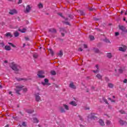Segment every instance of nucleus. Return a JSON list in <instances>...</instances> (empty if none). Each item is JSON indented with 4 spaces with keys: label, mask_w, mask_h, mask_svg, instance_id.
Wrapping results in <instances>:
<instances>
[{
    "label": "nucleus",
    "mask_w": 127,
    "mask_h": 127,
    "mask_svg": "<svg viewBox=\"0 0 127 127\" xmlns=\"http://www.w3.org/2000/svg\"><path fill=\"white\" fill-rule=\"evenodd\" d=\"M10 67L12 70L15 71V72H18L20 70V66L15 64V63L12 62L10 64Z\"/></svg>",
    "instance_id": "f257e3e1"
},
{
    "label": "nucleus",
    "mask_w": 127,
    "mask_h": 127,
    "mask_svg": "<svg viewBox=\"0 0 127 127\" xmlns=\"http://www.w3.org/2000/svg\"><path fill=\"white\" fill-rule=\"evenodd\" d=\"M23 88V85H17V86H16V94H17L18 95H20V93H19V92H20V91H21V90H23L22 88Z\"/></svg>",
    "instance_id": "f03ea898"
},
{
    "label": "nucleus",
    "mask_w": 127,
    "mask_h": 127,
    "mask_svg": "<svg viewBox=\"0 0 127 127\" xmlns=\"http://www.w3.org/2000/svg\"><path fill=\"white\" fill-rule=\"evenodd\" d=\"M88 119L91 120H97V117L96 116V114L94 113H91L88 116Z\"/></svg>",
    "instance_id": "7ed1b4c3"
},
{
    "label": "nucleus",
    "mask_w": 127,
    "mask_h": 127,
    "mask_svg": "<svg viewBox=\"0 0 127 127\" xmlns=\"http://www.w3.org/2000/svg\"><path fill=\"white\" fill-rule=\"evenodd\" d=\"M127 49V47L126 45H123L122 47H120L119 48V51H122V52H126Z\"/></svg>",
    "instance_id": "20e7f679"
},
{
    "label": "nucleus",
    "mask_w": 127,
    "mask_h": 127,
    "mask_svg": "<svg viewBox=\"0 0 127 127\" xmlns=\"http://www.w3.org/2000/svg\"><path fill=\"white\" fill-rule=\"evenodd\" d=\"M43 74H44V71L43 70H40L38 71L37 75L39 78H44L45 76L43 75Z\"/></svg>",
    "instance_id": "39448f33"
},
{
    "label": "nucleus",
    "mask_w": 127,
    "mask_h": 127,
    "mask_svg": "<svg viewBox=\"0 0 127 127\" xmlns=\"http://www.w3.org/2000/svg\"><path fill=\"white\" fill-rule=\"evenodd\" d=\"M39 95H40L39 93H37L35 94L36 102H40V101H41V97Z\"/></svg>",
    "instance_id": "423d86ee"
},
{
    "label": "nucleus",
    "mask_w": 127,
    "mask_h": 127,
    "mask_svg": "<svg viewBox=\"0 0 127 127\" xmlns=\"http://www.w3.org/2000/svg\"><path fill=\"white\" fill-rule=\"evenodd\" d=\"M30 9H31V7H30V5H28L26 7V10L24 11L25 13H28L29 11H30Z\"/></svg>",
    "instance_id": "0eeeda50"
},
{
    "label": "nucleus",
    "mask_w": 127,
    "mask_h": 127,
    "mask_svg": "<svg viewBox=\"0 0 127 127\" xmlns=\"http://www.w3.org/2000/svg\"><path fill=\"white\" fill-rule=\"evenodd\" d=\"M16 13H17V11L15 9L11 10L9 12V14H10L11 15H13V14H15Z\"/></svg>",
    "instance_id": "6e6552de"
},
{
    "label": "nucleus",
    "mask_w": 127,
    "mask_h": 127,
    "mask_svg": "<svg viewBox=\"0 0 127 127\" xmlns=\"http://www.w3.org/2000/svg\"><path fill=\"white\" fill-rule=\"evenodd\" d=\"M69 88H71V89H73V90H76V86H75V85H74V83H73V82H71L69 84Z\"/></svg>",
    "instance_id": "1a4fd4ad"
},
{
    "label": "nucleus",
    "mask_w": 127,
    "mask_h": 127,
    "mask_svg": "<svg viewBox=\"0 0 127 127\" xmlns=\"http://www.w3.org/2000/svg\"><path fill=\"white\" fill-rule=\"evenodd\" d=\"M95 67L96 68V70H93V72L94 73H95V74H97V73H99V65L96 64L95 65Z\"/></svg>",
    "instance_id": "9d476101"
},
{
    "label": "nucleus",
    "mask_w": 127,
    "mask_h": 127,
    "mask_svg": "<svg viewBox=\"0 0 127 127\" xmlns=\"http://www.w3.org/2000/svg\"><path fill=\"white\" fill-rule=\"evenodd\" d=\"M5 36L6 37H9L10 38H11V37H12L13 36L10 32H7L6 33V34H5Z\"/></svg>",
    "instance_id": "9b49d317"
},
{
    "label": "nucleus",
    "mask_w": 127,
    "mask_h": 127,
    "mask_svg": "<svg viewBox=\"0 0 127 127\" xmlns=\"http://www.w3.org/2000/svg\"><path fill=\"white\" fill-rule=\"evenodd\" d=\"M49 32H51L52 33H56L57 32V31L56 29L54 28H51L49 30Z\"/></svg>",
    "instance_id": "f8f14e48"
},
{
    "label": "nucleus",
    "mask_w": 127,
    "mask_h": 127,
    "mask_svg": "<svg viewBox=\"0 0 127 127\" xmlns=\"http://www.w3.org/2000/svg\"><path fill=\"white\" fill-rule=\"evenodd\" d=\"M4 49L7 51H10V50H11V48L9 47V46L6 45L4 46Z\"/></svg>",
    "instance_id": "ddd939ff"
},
{
    "label": "nucleus",
    "mask_w": 127,
    "mask_h": 127,
    "mask_svg": "<svg viewBox=\"0 0 127 127\" xmlns=\"http://www.w3.org/2000/svg\"><path fill=\"white\" fill-rule=\"evenodd\" d=\"M119 29L122 30L124 32H126V27L124 26H119Z\"/></svg>",
    "instance_id": "4468645a"
},
{
    "label": "nucleus",
    "mask_w": 127,
    "mask_h": 127,
    "mask_svg": "<svg viewBox=\"0 0 127 127\" xmlns=\"http://www.w3.org/2000/svg\"><path fill=\"white\" fill-rule=\"evenodd\" d=\"M69 105H71V106H73V107L77 106V103H76V102H75V101H71L69 103Z\"/></svg>",
    "instance_id": "2eb2a0df"
},
{
    "label": "nucleus",
    "mask_w": 127,
    "mask_h": 127,
    "mask_svg": "<svg viewBox=\"0 0 127 127\" xmlns=\"http://www.w3.org/2000/svg\"><path fill=\"white\" fill-rule=\"evenodd\" d=\"M99 123L100 126H105V122H104V121L102 120L101 119H100L99 120Z\"/></svg>",
    "instance_id": "dca6fc26"
},
{
    "label": "nucleus",
    "mask_w": 127,
    "mask_h": 127,
    "mask_svg": "<svg viewBox=\"0 0 127 127\" xmlns=\"http://www.w3.org/2000/svg\"><path fill=\"white\" fill-rule=\"evenodd\" d=\"M77 12L80 14V15H85V13L83 10H77Z\"/></svg>",
    "instance_id": "f3484780"
},
{
    "label": "nucleus",
    "mask_w": 127,
    "mask_h": 127,
    "mask_svg": "<svg viewBox=\"0 0 127 127\" xmlns=\"http://www.w3.org/2000/svg\"><path fill=\"white\" fill-rule=\"evenodd\" d=\"M119 123L121 125V126H124V125H126V124H127V123H126V122L121 120L119 121Z\"/></svg>",
    "instance_id": "a211bd4d"
},
{
    "label": "nucleus",
    "mask_w": 127,
    "mask_h": 127,
    "mask_svg": "<svg viewBox=\"0 0 127 127\" xmlns=\"http://www.w3.org/2000/svg\"><path fill=\"white\" fill-rule=\"evenodd\" d=\"M107 58H109V59H111V58L113 57V56H112V54L111 53H108L107 54Z\"/></svg>",
    "instance_id": "6ab92c4d"
},
{
    "label": "nucleus",
    "mask_w": 127,
    "mask_h": 127,
    "mask_svg": "<svg viewBox=\"0 0 127 127\" xmlns=\"http://www.w3.org/2000/svg\"><path fill=\"white\" fill-rule=\"evenodd\" d=\"M18 31L21 32L22 33H25L26 31V29L23 28L22 30L20 29H18Z\"/></svg>",
    "instance_id": "aec40b11"
},
{
    "label": "nucleus",
    "mask_w": 127,
    "mask_h": 127,
    "mask_svg": "<svg viewBox=\"0 0 127 127\" xmlns=\"http://www.w3.org/2000/svg\"><path fill=\"white\" fill-rule=\"evenodd\" d=\"M38 54L37 53H34L33 55V58H34L35 59H36L37 58H38Z\"/></svg>",
    "instance_id": "412c9836"
},
{
    "label": "nucleus",
    "mask_w": 127,
    "mask_h": 127,
    "mask_svg": "<svg viewBox=\"0 0 127 127\" xmlns=\"http://www.w3.org/2000/svg\"><path fill=\"white\" fill-rule=\"evenodd\" d=\"M63 106L65 110L66 111H69V106L66 104H63Z\"/></svg>",
    "instance_id": "4be33fe9"
},
{
    "label": "nucleus",
    "mask_w": 127,
    "mask_h": 127,
    "mask_svg": "<svg viewBox=\"0 0 127 127\" xmlns=\"http://www.w3.org/2000/svg\"><path fill=\"white\" fill-rule=\"evenodd\" d=\"M58 55L60 57H62L63 56V52H62V50L60 51V52L58 53Z\"/></svg>",
    "instance_id": "5701e85b"
},
{
    "label": "nucleus",
    "mask_w": 127,
    "mask_h": 127,
    "mask_svg": "<svg viewBox=\"0 0 127 127\" xmlns=\"http://www.w3.org/2000/svg\"><path fill=\"white\" fill-rule=\"evenodd\" d=\"M33 122L35 124H37V123H39V121L36 118H33Z\"/></svg>",
    "instance_id": "b1692460"
},
{
    "label": "nucleus",
    "mask_w": 127,
    "mask_h": 127,
    "mask_svg": "<svg viewBox=\"0 0 127 127\" xmlns=\"http://www.w3.org/2000/svg\"><path fill=\"white\" fill-rule=\"evenodd\" d=\"M48 82H49V80H48V79L47 78H45V82L47 83V85H48V86H50L51 84L50 83H48Z\"/></svg>",
    "instance_id": "393cba45"
},
{
    "label": "nucleus",
    "mask_w": 127,
    "mask_h": 127,
    "mask_svg": "<svg viewBox=\"0 0 127 127\" xmlns=\"http://www.w3.org/2000/svg\"><path fill=\"white\" fill-rule=\"evenodd\" d=\"M28 80H30V79H27V78H19L17 79L18 81H28Z\"/></svg>",
    "instance_id": "a878e982"
},
{
    "label": "nucleus",
    "mask_w": 127,
    "mask_h": 127,
    "mask_svg": "<svg viewBox=\"0 0 127 127\" xmlns=\"http://www.w3.org/2000/svg\"><path fill=\"white\" fill-rule=\"evenodd\" d=\"M60 110L61 113H66L65 109H64V108H63V107H61L60 108Z\"/></svg>",
    "instance_id": "bb28decb"
},
{
    "label": "nucleus",
    "mask_w": 127,
    "mask_h": 127,
    "mask_svg": "<svg viewBox=\"0 0 127 127\" xmlns=\"http://www.w3.org/2000/svg\"><path fill=\"white\" fill-rule=\"evenodd\" d=\"M14 35L15 37H17L19 36V33L17 31H15L14 33Z\"/></svg>",
    "instance_id": "cd10ccee"
},
{
    "label": "nucleus",
    "mask_w": 127,
    "mask_h": 127,
    "mask_svg": "<svg viewBox=\"0 0 127 127\" xmlns=\"http://www.w3.org/2000/svg\"><path fill=\"white\" fill-rule=\"evenodd\" d=\"M60 31H61V32H62V31H63L64 32L67 33V31H66V29H65V28H60Z\"/></svg>",
    "instance_id": "c85d7f7f"
},
{
    "label": "nucleus",
    "mask_w": 127,
    "mask_h": 127,
    "mask_svg": "<svg viewBox=\"0 0 127 127\" xmlns=\"http://www.w3.org/2000/svg\"><path fill=\"white\" fill-rule=\"evenodd\" d=\"M104 42H106V43H109L110 44H111V43H112L111 42V41H110V40L108 39H105L104 40Z\"/></svg>",
    "instance_id": "c756f323"
},
{
    "label": "nucleus",
    "mask_w": 127,
    "mask_h": 127,
    "mask_svg": "<svg viewBox=\"0 0 127 127\" xmlns=\"http://www.w3.org/2000/svg\"><path fill=\"white\" fill-rule=\"evenodd\" d=\"M108 86L109 87V88H114V84H113L112 83H108Z\"/></svg>",
    "instance_id": "7c9ffc66"
},
{
    "label": "nucleus",
    "mask_w": 127,
    "mask_h": 127,
    "mask_svg": "<svg viewBox=\"0 0 127 127\" xmlns=\"http://www.w3.org/2000/svg\"><path fill=\"white\" fill-rule=\"evenodd\" d=\"M38 5L39 8H43V4L42 3H39Z\"/></svg>",
    "instance_id": "2f4dec72"
},
{
    "label": "nucleus",
    "mask_w": 127,
    "mask_h": 127,
    "mask_svg": "<svg viewBox=\"0 0 127 127\" xmlns=\"http://www.w3.org/2000/svg\"><path fill=\"white\" fill-rule=\"evenodd\" d=\"M49 51L51 53V54L53 56L54 55V52H53V50H52L51 49H49Z\"/></svg>",
    "instance_id": "473e14b6"
},
{
    "label": "nucleus",
    "mask_w": 127,
    "mask_h": 127,
    "mask_svg": "<svg viewBox=\"0 0 127 127\" xmlns=\"http://www.w3.org/2000/svg\"><path fill=\"white\" fill-rule=\"evenodd\" d=\"M96 77L98 78V79H99V80H101V79H102V75H101L100 74H98L96 75Z\"/></svg>",
    "instance_id": "72a5a7b5"
},
{
    "label": "nucleus",
    "mask_w": 127,
    "mask_h": 127,
    "mask_svg": "<svg viewBox=\"0 0 127 127\" xmlns=\"http://www.w3.org/2000/svg\"><path fill=\"white\" fill-rule=\"evenodd\" d=\"M8 44H9V45H10L11 46H12V47H13V48H15V47H16L15 45H14L12 43H8Z\"/></svg>",
    "instance_id": "f704fd0d"
},
{
    "label": "nucleus",
    "mask_w": 127,
    "mask_h": 127,
    "mask_svg": "<svg viewBox=\"0 0 127 127\" xmlns=\"http://www.w3.org/2000/svg\"><path fill=\"white\" fill-rule=\"evenodd\" d=\"M103 101L105 102L107 105H109V103H108V100L105 98H103Z\"/></svg>",
    "instance_id": "c9c22d12"
},
{
    "label": "nucleus",
    "mask_w": 127,
    "mask_h": 127,
    "mask_svg": "<svg viewBox=\"0 0 127 127\" xmlns=\"http://www.w3.org/2000/svg\"><path fill=\"white\" fill-rule=\"evenodd\" d=\"M89 38L90 40H94L95 39V37H94V36L92 35L89 36Z\"/></svg>",
    "instance_id": "e433bc0d"
},
{
    "label": "nucleus",
    "mask_w": 127,
    "mask_h": 127,
    "mask_svg": "<svg viewBox=\"0 0 127 127\" xmlns=\"http://www.w3.org/2000/svg\"><path fill=\"white\" fill-rule=\"evenodd\" d=\"M89 9L90 11H96V9L93 7L89 8Z\"/></svg>",
    "instance_id": "4c0bfd02"
},
{
    "label": "nucleus",
    "mask_w": 127,
    "mask_h": 127,
    "mask_svg": "<svg viewBox=\"0 0 127 127\" xmlns=\"http://www.w3.org/2000/svg\"><path fill=\"white\" fill-rule=\"evenodd\" d=\"M51 75H56V72L54 70H52L51 71Z\"/></svg>",
    "instance_id": "58836bf2"
},
{
    "label": "nucleus",
    "mask_w": 127,
    "mask_h": 127,
    "mask_svg": "<svg viewBox=\"0 0 127 127\" xmlns=\"http://www.w3.org/2000/svg\"><path fill=\"white\" fill-rule=\"evenodd\" d=\"M111 121H110L109 120H107L106 124L107 125V126H110V125H111Z\"/></svg>",
    "instance_id": "ea45409f"
},
{
    "label": "nucleus",
    "mask_w": 127,
    "mask_h": 127,
    "mask_svg": "<svg viewBox=\"0 0 127 127\" xmlns=\"http://www.w3.org/2000/svg\"><path fill=\"white\" fill-rule=\"evenodd\" d=\"M119 72L120 73H123V72H124V69H123V68H121L119 69Z\"/></svg>",
    "instance_id": "a19ab883"
},
{
    "label": "nucleus",
    "mask_w": 127,
    "mask_h": 127,
    "mask_svg": "<svg viewBox=\"0 0 127 127\" xmlns=\"http://www.w3.org/2000/svg\"><path fill=\"white\" fill-rule=\"evenodd\" d=\"M0 45H1L2 47H4V43H3V42H1V43H0Z\"/></svg>",
    "instance_id": "79ce46f5"
},
{
    "label": "nucleus",
    "mask_w": 127,
    "mask_h": 127,
    "mask_svg": "<svg viewBox=\"0 0 127 127\" xmlns=\"http://www.w3.org/2000/svg\"><path fill=\"white\" fill-rule=\"evenodd\" d=\"M22 126L23 127H26V122H23L22 124Z\"/></svg>",
    "instance_id": "37998d69"
},
{
    "label": "nucleus",
    "mask_w": 127,
    "mask_h": 127,
    "mask_svg": "<svg viewBox=\"0 0 127 127\" xmlns=\"http://www.w3.org/2000/svg\"><path fill=\"white\" fill-rule=\"evenodd\" d=\"M79 119L80 121H83V118L81 116H79Z\"/></svg>",
    "instance_id": "c03bdc74"
},
{
    "label": "nucleus",
    "mask_w": 127,
    "mask_h": 127,
    "mask_svg": "<svg viewBox=\"0 0 127 127\" xmlns=\"http://www.w3.org/2000/svg\"><path fill=\"white\" fill-rule=\"evenodd\" d=\"M58 15H60V16H61V17H63V15L62 14V13H59Z\"/></svg>",
    "instance_id": "a18cd8bd"
},
{
    "label": "nucleus",
    "mask_w": 127,
    "mask_h": 127,
    "mask_svg": "<svg viewBox=\"0 0 127 127\" xmlns=\"http://www.w3.org/2000/svg\"><path fill=\"white\" fill-rule=\"evenodd\" d=\"M123 83H124L125 84H127V79H125L123 81Z\"/></svg>",
    "instance_id": "49530a36"
},
{
    "label": "nucleus",
    "mask_w": 127,
    "mask_h": 127,
    "mask_svg": "<svg viewBox=\"0 0 127 127\" xmlns=\"http://www.w3.org/2000/svg\"><path fill=\"white\" fill-rule=\"evenodd\" d=\"M120 113H121V114H126L125 111H123V110L120 111Z\"/></svg>",
    "instance_id": "de8ad7c7"
},
{
    "label": "nucleus",
    "mask_w": 127,
    "mask_h": 127,
    "mask_svg": "<svg viewBox=\"0 0 127 127\" xmlns=\"http://www.w3.org/2000/svg\"><path fill=\"white\" fill-rule=\"evenodd\" d=\"M120 35V33L119 32H116L115 33V36H118V35Z\"/></svg>",
    "instance_id": "09e8293b"
},
{
    "label": "nucleus",
    "mask_w": 127,
    "mask_h": 127,
    "mask_svg": "<svg viewBox=\"0 0 127 127\" xmlns=\"http://www.w3.org/2000/svg\"><path fill=\"white\" fill-rule=\"evenodd\" d=\"M68 17L70 18V19H72V18H73V16H72V15H69Z\"/></svg>",
    "instance_id": "8fccbe9b"
},
{
    "label": "nucleus",
    "mask_w": 127,
    "mask_h": 127,
    "mask_svg": "<svg viewBox=\"0 0 127 127\" xmlns=\"http://www.w3.org/2000/svg\"><path fill=\"white\" fill-rule=\"evenodd\" d=\"M105 81L106 82H109V78L107 77H105Z\"/></svg>",
    "instance_id": "3c124183"
},
{
    "label": "nucleus",
    "mask_w": 127,
    "mask_h": 127,
    "mask_svg": "<svg viewBox=\"0 0 127 127\" xmlns=\"http://www.w3.org/2000/svg\"><path fill=\"white\" fill-rule=\"evenodd\" d=\"M42 85H43V86L47 85V83L46 82H42Z\"/></svg>",
    "instance_id": "603ef678"
},
{
    "label": "nucleus",
    "mask_w": 127,
    "mask_h": 127,
    "mask_svg": "<svg viewBox=\"0 0 127 127\" xmlns=\"http://www.w3.org/2000/svg\"><path fill=\"white\" fill-rule=\"evenodd\" d=\"M22 2V0H19V1L18 2V4H20V3H21Z\"/></svg>",
    "instance_id": "864d4df0"
},
{
    "label": "nucleus",
    "mask_w": 127,
    "mask_h": 127,
    "mask_svg": "<svg viewBox=\"0 0 127 127\" xmlns=\"http://www.w3.org/2000/svg\"><path fill=\"white\" fill-rule=\"evenodd\" d=\"M95 29L97 31H102V30L99 28H95Z\"/></svg>",
    "instance_id": "5fc2aeb1"
},
{
    "label": "nucleus",
    "mask_w": 127,
    "mask_h": 127,
    "mask_svg": "<svg viewBox=\"0 0 127 127\" xmlns=\"http://www.w3.org/2000/svg\"><path fill=\"white\" fill-rule=\"evenodd\" d=\"M23 92H27V88H24L23 89Z\"/></svg>",
    "instance_id": "6e6d98bb"
},
{
    "label": "nucleus",
    "mask_w": 127,
    "mask_h": 127,
    "mask_svg": "<svg viewBox=\"0 0 127 127\" xmlns=\"http://www.w3.org/2000/svg\"><path fill=\"white\" fill-rule=\"evenodd\" d=\"M95 51L97 53H98V52H99V49H96L95 50Z\"/></svg>",
    "instance_id": "4d7b16f0"
},
{
    "label": "nucleus",
    "mask_w": 127,
    "mask_h": 127,
    "mask_svg": "<svg viewBox=\"0 0 127 127\" xmlns=\"http://www.w3.org/2000/svg\"><path fill=\"white\" fill-rule=\"evenodd\" d=\"M78 51H81V52H82V51H83V49H82L81 48H79L78 49Z\"/></svg>",
    "instance_id": "13d9d810"
},
{
    "label": "nucleus",
    "mask_w": 127,
    "mask_h": 127,
    "mask_svg": "<svg viewBox=\"0 0 127 127\" xmlns=\"http://www.w3.org/2000/svg\"><path fill=\"white\" fill-rule=\"evenodd\" d=\"M65 24H66L67 25H69L70 24V23H69V22H65Z\"/></svg>",
    "instance_id": "bf43d9fd"
},
{
    "label": "nucleus",
    "mask_w": 127,
    "mask_h": 127,
    "mask_svg": "<svg viewBox=\"0 0 127 127\" xmlns=\"http://www.w3.org/2000/svg\"><path fill=\"white\" fill-rule=\"evenodd\" d=\"M83 46H84V48H87V47H88L87 45H83Z\"/></svg>",
    "instance_id": "052dcab7"
},
{
    "label": "nucleus",
    "mask_w": 127,
    "mask_h": 127,
    "mask_svg": "<svg viewBox=\"0 0 127 127\" xmlns=\"http://www.w3.org/2000/svg\"><path fill=\"white\" fill-rule=\"evenodd\" d=\"M62 36L64 37V36H65V34H64V33H62Z\"/></svg>",
    "instance_id": "680f3d73"
},
{
    "label": "nucleus",
    "mask_w": 127,
    "mask_h": 127,
    "mask_svg": "<svg viewBox=\"0 0 127 127\" xmlns=\"http://www.w3.org/2000/svg\"><path fill=\"white\" fill-rule=\"evenodd\" d=\"M25 40H29V39L27 37H25Z\"/></svg>",
    "instance_id": "e2e57ef3"
},
{
    "label": "nucleus",
    "mask_w": 127,
    "mask_h": 127,
    "mask_svg": "<svg viewBox=\"0 0 127 127\" xmlns=\"http://www.w3.org/2000/svg\"><path fill=\"white\" fill-rule=\"evenodd\" d=\"M12 92L11 91H10V92H9V94L11 95V96H12Z\"/></svg>",
    "instance_id": "0e129e2a"
},
{
    "label": "nucleus",
    "mask_w": 127,
    "mask_h": 127,
    "mask_svg": "<svg viewBox=\"0 0 127 127\" xmlns=\"http://www.w3.org/2000/svg\"><path fill=\"white\" fill-rule=\"evenodd\" d=\"M4 63L7 64L8 63L7 61H4Z\"/></svg>",
    "instance_id": "69168bd1"
},
{
    "label": "nucleus",
    "mask_w": 127,
    "mask_h": 127,
    "mask_svg": "<svg viewBox=\"0 0 127 127\" xmlns=\"http://www.w3.org/2000/svg\"><path fill=\"white\" fill-rule=\"evenodd\" d=\"M9 127V125H7L5 126H4V127Z\"/></svg>",
    "instance_id": "338daca9"
},
{
    "label": "nucleus",
    "mask_w": 127,
    "mask_h": 127,
    "mask_svg": "<svg viewBox=\"0 0 127 127\" xmlns=\"http://www.w3.org/2000/svg\"><path fill=\"white\" fill-rule=\"evenodd\" d=\"M80 127H84V126H83V125H80Z\"/></svg>",
    "instance_id": "774afa93"
}]
</instances>
